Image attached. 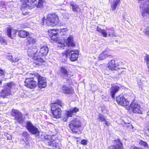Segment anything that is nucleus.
I'll list each match as a JSON object with an SVG mask.
<instances>
[{"mask_svg":"<svg viewBox=\"0 0 149 149\" xmlns=\"http://www.w3.org/2000/svg\"><path fill=\"white\" fill-rule=\"evenodd\" d=\"M35 73L29 72L26 74L25 84V86L28 88H33L36 86L37 83L35 81L36 77L34 76Z\"/></svg>","mask_w":149,"mask_h":149,"instance_id":"nucleus-1","label":"nucleus"},{"mask_svg":"<svg viewBox=\"0 0 149 149\" xmlns=\"http://www.w3.org/2000/svg\"><path fill=\"white\" fill-rule=\"evenodd\" d=\"M81 125V122L79 119L74 118L70 122L69 127L73 133H76L80 132Z\"/></svg>","mask_w":149,"mask_h":149,"instance_id":"nucleus-2","label":"nucleus"},{"mask_svg":"<svg viewBox=\"0 0 149 149\" xmlns=\"http://www.w3.org/2000/svg\"><path fill=\"white\" fill-rule=\"evenodd\" d=\"M45 20L47 25L52 26H55L59 22L58 17L55 15L48 14Z\"/></svg>","mask_w":149,"mask_h":149,"instance_id":"nucleus-3","label":"nucleus"},{"mask_svg":"<svg viewBox=\"0 0 149 149\" xmlns=\"http://www.w3.org/2000/svg\"><path fill=\"white\" fill-rule=\"evenodd\" d=\"M14 85V84L11 82L6 84L3 86L4 89L1 91V96L4 98L10 95V90Z\"/></svg>","mask_w":149,"mask_h":149,"instance_id":"nucleus-4","label":"nucleus"},{"mask_svg":"<svg viewBox=\"0 0 149 149\" xmlns=\"http://www.w3.org/2000/svg\"><path fill=\"white\" fill-rule=\"evenodd\" d=\"M37 51L36 49L34 48L32 49H29L28 51V56L30 57H32L34 60L40 62H44L45 61L43 59L40 58V56L38 55V54L36 52Z\"/></svg>","mask_w":149,"mask_h":149,"instance_id":"nucleus-5","label":"nucleus"},{"mask_svg":"<svg viewBox=\"0 0 149 149\" xmlns=\"http://www.w3.org/2000/svg\"><path fill=\"white\" fill-rule=\"evenodd\" d=\"M34 76L38 81V86L39 88H45L47 86V81L45 78L42 77L37 72H35Z\"/></svg>","mask_w":149,"mask_h":149,"instance_id":"nucleus-6","label":"nucleus"},{"mask_svg":"<svg viewBox=\"0 0 149 149\" xmlns=\"http://www.w3.org/2000/svg\"><path fill=\"white\" fill-rule=\"evenodd\" d=\"M51 109L53 116L55 118H58L61 117V109L56 104H52Z\"/></svg>","mask_w":149,"mask_h":149,"instance_id":"nucleus-7","label":"nucleus"},{"mask_svg":"<svg viewBox=\"0 0 149 149\" xmlns=\"http://www.w3.org/2000/svg\"><path fill=\"white\" fill-rule=\"evenodd\" d=\"M65 55L66 57L70 56V59L72 61L77 60L78 55L79 52L77 51H73L68 50L66 51Z\"/></svg>","mask_w":149,"mask_h":149,"instance_id":"nucleus-8","label":"nucleus"},{"mask_svg":"<svg viewBox=\"0 0 149 149\" xmlns=\"http://www.w3.org/2000/svg\"><path fill=\"white\" fill-rule=\"evenodd\" d=\"M11 115L19 123H22L23 120L22 118V114L18 110L13 109L11 112Z\"/></svg>","mask_w":149,"mask_h":149,"instance_id":"nucleus-9","label":"nucleus"},{"mask_svg":"<svg viewBox=\"0 0 149 149\" xmlns=\"http://www.w3.org/2000/svg\"><path fill=\"white\" fill-rule=\"evenodd\" d=\"M26 127L30 133L33 134H39L38 129L33 125L31 122H27Z\"/></svg>","mask_w":149,"mask_h":149,"instance_id":"nucleus-10","label":"nucleus"},{"mask_svg":"<svg viewBox=\"0 0 149 149\" xmlns=\"http://www.w3.org/2000/svg\"><path fill=\"white\" fill-rule=\"evenodd\" d=\"M142 3L143 4V6H141L140 8H144L142 12V15L143 17L147 16L149 14V1L148 0H144Z\"/></svg>","mask_w":149,"mask_h":149,"instance_id":"nucleus-11","label":"nucleus"},{"mask_svg":"<svg viewBox=\"0 0 149 149\" xmlns=\"http://www.w3.org/2000/svg\"><path fill=\"white\" fill-rule=\"evenodd\" d=\"M130 109L134 113L141 114L142 113V109L138 104L132 103L130 106Z\"/></svg>","mask_w":149,"mask_h":149,"instance_id":"nucleus-12","label":"nucleus"},{"mask_svg":"<svg viewBox=\"0 0 149 149\" xmlns=\"http://www.w3.org/2000/svg\"><path fill=\"white\" fill-rule=\"evenodd\" d=\"M78 111V109L75 107L70 109L69 111H67L63 117V119L64 121H66L68 117H72L74 113H76Z\"/></svg>","mask_w":149,"mask_h":149,"instance_id":"nucleus-13","label":"nucleus"},{"mask_svg":"<svg viewBox=\"0 0 149 149\" xmlns=\"http://www.w3.org/2000/svg\"><path fill=\"white\" fill-rule=\"evenodd\" d=\"M60 76L64 78H67L70 75V72L67 67H62L60 68Z\"/></svg>","mask_w":149,"mask_h":149,"instance_id":"nucleus-14","label":"nucleus"},{"mask_svg":"<svg viewBox=\"0 0 149 149\" xmlns=\"http://www.w3.org/2000/svg\"><path fill=\"white\" fill-rule=\"evenodd\" d=\"M119 65V64L116 63V61L114 59L110 61L107 64L108 68L109 69L112 71L117 70V67Z\"/></svg>","mask_w":149,"mask_h":149,"instance_id":"nucleus-15","label":"nucleus"},{"mask_svg":"<svg viewBox=\"0 0 149 149\" xmlns=\"http://www.w3.org/2000/svg\"><path fill=\"white\" fill-rule=\"evenodd\" d=\"M116 101L119 104L123 106H127L129 104V102L122 96H119L116 97Z\"/></svg>","mask_w":149,"mask_h":149,"instance_id":"nucleus-16","label":"nucleus"},{"mask_svg":"<svg viewBox=\"0 0 149 149\" xmlns=\"http://www.w3.org/2000/svg\"><path fill=\"white\" fill-rule=\"evenodd\" d=\"M111 51L108 49H106L100 54L99 56V59L100 60H102L107 57L111 56L110 54Z\"/></svg>","mask_w":149,"mask_h":149,"instance_id":"nucleus-17","label":"nucleus"},{"mask_svg":"<svg viewBox=\"0 0 149 149\" xmlns=\"http://www.w3.org/2000/svg\"><path fill=\"white\" fill-rule=\"evenodd\" d=\"M116 145L110 146L109 147V149H123V145L119 139L114 141Z\"/></svg>","mask_w":149,"mask_h":149,"instance_id":"nucleus-18","label":"nucleus"},{"mask_svg":"<svg viewBox=\"0 0 149 149\" xmlns=\"http://www.w3.org/2000/svg\"><path fill=\"white\" fill-rule=\"evenodd\" d=\"M37 0H20V1L25 4V7L32 8L34 6L33 3Z\"/></svg>","mask_w":149,"mask_h":149,"instance_id":"nucleus-19","label":"nucleus"},{"mask_svg":"<svg viewBox=\"0 0 149 149\" xmlns=\"http://www.w3.org/2000/svg\"><path fill=\"white\" fill-rule=\"evenodd\" d=\"M120 88L119 86L116 85H114L111 88L110 93L112 98H114L115 94L118 92Z\"/></svg>","mask_w":149,"mask_h":149,"instance_id":"nucleus-20","label":"nucleus"},{"mask_svg":"<svg viewBox=\"0 0 149 149\" xmlns=\"http://www.w3.org/2000/svg\"><path fill=\"white\" fill-rule=\"evenodd\" d=\"M48 52V48L47 46H42L40 49L38 56H46Z\"/></svg>","mask_w":149,"mask_h":149,"instance_id":"nucleus-21","label":"nucleus"},{"mask_svg":"<svg viewBox=\"0 0 149 149\" xmlns=\"http://www.w3.org/2000/svg\"><path fill=\"white\" fill-rule=\"evenodd\" d=\"M17 31L12 28H9L7 29V33L8 36L13 39L16 35Z\"/></svg>","mask_w":149,"mask_h":149,"instance_id":"nucleus-22","label":"nucleus"},{"mask_svg":"<svg viewBox=\"0 0 149 149\" xmlns=\"http://www.w3.org/2000/svg\"><path fill=\"white\" fill-rule=\"evenodd\" d=\"M70 5L72 7V10L73 12L77 13L81 11V8L77 4H74L72 2H71Z\"/></svg>","mask_w":149,"mask_h":149,"instance_id":"nucleus-23","label":"nucleus"},{"mask_svg":"<svg viewBox=\"0 0 149 149\" xmlns=\"http://www.w3.org/2000/svg\"><path fill=\"white\" fill-rule=\"evenodd\" d=\"M66 45L68 46L74 47L75 45L73 42V37L72 36H69L66 40Z\"/></svg>","mask_w":149,"mask_h":149,"instance_id":"nucleus-24","label":"nucleus"},{"mask_svg":"<svg viewBox=\"0 0 149 149\" xmlns=\"http://www.w3.org/2000/svg\"><path fill=\"white\" fill-rule=\"evenodd\" d=\"M62 89L63 92L65 94H70L72 93L73 92V90L72 88H70L65 86L62 87Z\"/></svg>","mask_w":149,"mask_h":149,"instance_id":"nucleus-25","label":"nucleus"},{"mask_svg":"<svg viewBox=\"0 0 149 149\" xmlns=\"http://www.w3.org/2000/svg\"><path fill=\"white\" fill-rule=\"evenodd\" d=\"M120 0H113V3L111 4L112 10L114 11L116 8V6L120 4Z\"/></svg>","mask_w":149,"mask_h":149,"instance_id":"nucleus-26","label":"nucleus"},{"mask_svg":"<svg viewBox=\"0 0 149 149\" xmlns=\"http://www.w3.org/2000/svg\"><path fill=\"white\" fill-rule=\"evenodd\" d=\"M26 39L27 41V43L30 45H32L34 44L36 41V39L30 36L27 37Z\"/></svg>","mask_w":149,"mask_h":149,"instance_id":"nucleus-27","label":"nucleus"},{"mask_svg":"<svg viewBox=\"0 0 149 149\" xmlns=\"http://www.w3.org/2000/svg\"><path fill=\"white\" fill-rule=\"evenodd\" d=\"M107 33H108L109 37L117 36L115 30L113 29H109L107 30Z\"/></svg>","mask_w":149,"mask_h":149,"instance_id":"nucleus-28","label":"nucleus"},{"mask_svg":"<svg viewBox=\"0 0 149 149\" xmlns=\"http://www.w3.org/2000/svg\"><path fill=\"white\" fill-rule=\"evenodd\" d=\"M29 33L25 31H20L18 33L19 36L22 38H25L28 35Z\"/></svg>","mask_w":149,"mask_h":149,"instance_id":"nucleus-29","label":"nucleus"},{"mask_svg":"<svg viewBox=\"0 0 149 149\" xmlns=\"http://www.w3.org/2000/svg\"><path fill=\"white\" fill-rule=\"evenodd\" d=\"M97 31L100 33L104 37H107V32H106V31L103 29H102L100 28L97 26Z\"/></svg>","mask_w":149,"mask_h":149,"instance_id":"nucleus-30","label":"nucleus"},{"mask_svg":"<svg viewBox=\"0 0 149 149\" xmlns=\"http://www.w3.org/2000/svg\"><path fill=\"white\" fill-rule=\"evenodd\" d=\"M53 143H51L52 148L54 149H61L60 146L61 145L58 143H57L53 141Z\"/></svg>","mask_w":149,"mask_h":149,"instance_id":"nucleus-31","label":"nucleus"},{"mask_svg":"<svg viewBox=\"0 0 149 149\" xmlns=\"http://www.w3.org/2000/svg\"><path fill=\"white\" fill-rule=\"evenodd\" d=\"M139 145L142 148H145V149L148 148V146L147 143L142 140L140 141L139 142Z\"/></svg>","mask_w":149,"mask_h":149,"instance_id":"nucleus-32","label":"nucleus"},{"mask_svg":"<svg viewBox=\"0 0 149 149\" xmlns=\"http://www.w3.org/2000/svg\"><path fill=\"white\" fill-rule=\"evenodd\" d=\"M38 2L37 3H35L36 6L38 8L42 7L43 5V1L42 0H37Z\"/></svg>","mask_w":149,"mask_h":149,"instance_id":"nucleus-33","label":"nucleus"},{"mask_svg":"<svg viewBox=\"0 0 149 149\" xmlns=\"http://www.w3.org/2000/svg\"><path fill=\"white\" fill-rule=\"evenodd\" d=\"M144 58L145 61L146 63L148 68L149 69V55L147 54H146Z\"/></svg>","mask_w":149,"mask_h":149,"instance_id":"nucleus-34","label":"nucleus"},{"mask_svg":"<svg viewBox=\"0 0 149 149\" xmlns=\"http://www.w3.org/2000/svg\"><path fill=\"white\" fill-rule=\"evenodd\" d=\"M97 119L99 121L103 122L105 120V118L103 115L101 114H99L98 115V117L97 118Z\"/></svg>","mask_w":149,"mask_h":149,"instance_id":"nucleus-35","label":"nucleus"},{"mask_svg":"<svg viewBox=\"0 0 149 149\" xmlns=\"http://www.w3.org/2000/svg\"><path fill=\"white\" fill-rule=\"evenodd\" d=\"M125 68H117L116 71L118 72L120 74H125V73L126 71Z\"/></svg>","mask_w":149,"mask_h":149,"instance_id":"nucleus-36","label":"nucleus"},{"mask_svg":"<svg viewBox=\"0 0 149 149\" xmlns=\"http://www.w3.org/2000/svg\"><path fill=\"white\" fill-rule=\"evenodd\" d=\"M45 142L49 146H51V143H53L52 140L51 139V138L50 139H47L46 140H45Z\"/></svg>","mask_w":149,"mask_h":149,"instance_id":"nucleus-37","label":"nucleus"},{"mask_svg":"<svg viewBox=\"0 0 149 149\" xmlns=\"http://www.w3.org/2000/svg\"><path fill=\"white\" fill-rule=\"evenodd\" d=\"M4 73L5 71L3 70L0 69V78L3 77ZM2 83V81H0V85H1Z\"/></svg>","mask_w":149,"mask_h":149,"instance_id":"nucleus-38","label":"nucleus"},{"mask_svg":"<svg viewBox=\"0 0 149 149\" xmlns=\"http://www.w3.org/2000/svg\"><path fill=\"white\" fill-rule=\"evenodd\" d=\"M0 42L1 44L4 45H6L7 44L5 40L1 37H0Z\"/></svg>","mask_w":149,"mask_h":149,"instance_id":"nucleus-39","label":"nucleus"},{"mask_svg":"<svg viewBox=\"0 0 149 149\" xmlns=\"http://www.w3.org/2000/svg\"><path fill=\"white\" fill-rule=\"evenodd\" d=\"M4 135L6 136L7 138V139L9 140H11L12 139V136L10 135V134H8L6 133H5L4 134Z\"/></svg>","mask_w":149,"mask_h":149,"instance_id":"nucleus-40","label":"nucleus"},{"mask_svg":"<svg viewBox=\"0 0 149 149\" xmlns=\"http://www.w3.org/2000/svg\"><path fill=\"white\" fill-rule=\"evenodd\" d=\"M124 123L125 125H127L126 126L128 129H130L133 128V127L131 124L129 123H128L127 124L125 123V122H124Z\"/></svg>","mask_w":149,"mask_h":149,"instance_id":"nucleus-41","label":"nucleus"},{"mask_svg":"<svg viewBox=\"0 0 149 149\" xmlns=\"http://www.w3.org/2000/svg\"><path fill=\"white\" fill-rule=\"evenodd\" d=\"M58 31L60 32V33L62 34L64 32H66L68 31V30L66 28H63L62 29H57Z\"/></svg>","mask_w":149,"mask_h":149,"instance_id":"nucleus-42","label":"nucleus"},{"mask_svg":"<svg viewBox=\"0 0 149 149\" xmlns=\"http://www.w3.org/2000/svg\"><path fill=\"white\" fill-rule=\"evenodd\" d=\"M52 36H55L57 35V33L55 30L52 29L50 31Z\"/></svg>","mask_w":149,"mask_h":149,"instance_id":"nucleus-43","label":"nucleus"},{"mask_svg":"<svg viewBox=\"0 0 149 149\" xmlns=\"http://www.w3.org/2000/svg\"><path fill=\"white\" fill-rule=\"evenodd\" d=\"M54 104H56L57 106L58 105L61 107H62L63 105V104L62 103V102L61 100H58Z\"/></svg>","mask_w":149,"mask_h":149,"instance_id":"nucleus-44","label":"nucleus"},{"mask_svg":"<svg viewBox=\"0 0 149 149\" xmlns=\"http://www.w3.org/2000/svg\"><path fill=\"white\" fill-rule=\"evenodd\" d=\"M88 141L85 139L82 140L81 141V143L83 145H86Z\"/></svg>","mask_w":149,"mask_h":149,"instance_id":"nucleus-45","label":"nucleus"},{"mask_svg":"<svg viewBox=\"0 0 149 149\" xmlns=\"http://www.w3.org/2000/svg\"><path fill=\"white\" fill-rule=\"evenodd\" d=\"M145 33L146 34L149 36V26H148L146 29L145 31Z\"/></svg>","mask_w":149,"mask_h":149,"instance_id":"nucleus-46","label":"nucleus"},{"mask_svg":"<svg viewBox=\"0 0 149 149\" xmlns=\"http://www.w3.org/2000/svg\"><path fill=\"white\" fill-rule=\"evenodd\" d=\"M58 46L61 47H63L65 46L64 44L63 43L61 42H58Z\"/></svg>","mask_w":149,"mask_h":149,"instance_id":"nucleus-47","label":"nucleus"},{"mask_svg":"<svg viewBox=\"0 0 149 149\" xmlns=\"http://www.w3.org/2000/svg\"><path fill=\"white\" fill-rule=\"evenodd\" d=\"M22 135L24 137H27L29 136V134L27 132H24L22 133Z\"/></svg>","mask_w":149,"mask_h":149,"instance_id":"nucleus-48","label":"nucleus"},{"mask_svg":"<svg viewBox=\"0 0 149 149\" xmlns=\"http://www.w3.org/2000/svg\"><path fill=\"white\" fill-rule=\"evenodd\" d=\"M45 135V133H43L42 134H41V135H40L41 138L42 139H44V140Z\"/></svg>","mask_w":149,"mask_h":149,"instance_id":"nucleus-49","label":"nucleus"},{"mask_svg":"<svg viewBox=\"0 0 149 149\" xmlns=\"http://www.w3.org/2000/svg\"><path fill=\"white\" fill-rule=\"evenodd\" d=\"M8 58L10 61L13 62V59H12V56H11V55L9 56H8Z\"/></svg>","mask_w":149,"mask_h":149,"instance_id":"nucleus-50","label":"nucleus"},{"mask_svg":"<svg viewBox=\"0 0 149 149\" xmlns=\"http://www.w3.org/2000/svg\"><path fill=\"white\" fill-rule=\"evenodd\" d=\"M50 138H51L50 136L45 135L44 140H45L47 139H50Z\"/></svg>","mask_w":149,"mask_h":149,"instance_id":"nucleus-51","label":"nucleus"},{"mask_svg":"<svg viewBox=\"0 0 149 149\" xmlns=\"http://www.w3.org/2000/svg\"><path fill=\"white\" fill-rule=\"evenodd\" d=\"M131 149H143V148H140L132 146L131 147Z\"/></svg>","mask_w":149,"mask_h":149,"instance_id":"nucleus-52","label":"nucleus"},{"mask_svg":"<svg viewBox=\"0 0 149 149\" xmlns=\"http://www.w3.org/2000/svg\"><path fill=\"white\" fill-rule=\"evenodd\" d=\"M146 133L147 136H149V127L148 128L146 131Z\"/></svg>","mask_w":149,"mask_h":149,"instance_id":"nucleus-53","label":"nucleus"},{"mask_svg":"<svg viewBox=\"0 0 149 149\" xmlns=\"http://www.w3.org/2000/svg\"><path fill=\"white\" fill-rule=\"evenodd\" d=\"M25 144L26 145L25 146L26 147L29 146V143L28 141H27L26 142H25Z\"/></svg>","mask_w":149,"mask_h":149,"instance_id":"nucleus-54","label":"nucleus"},{"mask_svg":"<svg viewBox=\"0 0 149 149\" xmlns=\"http://www.w3.org/2000/svg\"><path fill=\"white\" fill-rule=\"evenodd\" d=\"M19 61V59L18 58H16L15 59V60L13 59V62H17Z\"/></svg>","mask_w":149,"mask_h":149,"instance_id":"nucleus-55","label":"nucleus"},{"mask_svg":"<svg viewBox=\"0 0 149 149\" xmlns=\"http://www.w3.org/2000/svg\"><path fill=\"white\" fill-rule=\"evenodd\" d=\"M104 121V123H105V125L107 126H108L109 125H108V122L107 121L105 120Z\"/></svg>","mask_w":149,"mask_h":149,"instance_id":"nucleus-56","label":"nucleus"},{"mask_svg":"<svg viewBox=\"0 0 149 149\" xmlns=\"http://www.w3.org/2000/svg\"><path fill=\"white\" fill-rule=\"evenodd\" d=\"M122 17L123 19L125 21V16L124 15H123L122 16Z\"/></svg>","mask_w":149,"mask_h":149,"instance_id":"nucleus-57","label":"nucleus"},{"mask_svg":"<svg viewBox=\"0 0 149 149\" xmlns=\"http://www.w3.org/2000/svg\"><path fill=\"white\" fill-rule=\"evenodd\" d=\"M147 114L149 116V111L147 112Z\"/></svg>","mask_w":149,"mask_h":149,"instance_id":"nucleus-58","label":"nucleus"},{"mask_svg":"<svg viewBox=\"0 0 149 149\" xmlns=\"http://www.w3.org/2000/svg\"><path fill=\"white\" fill-rule=\"evenodd\" d=\"M148 72H149V70H148Z\"/></svg>","mask_w":149,"mask_h":149,"instance_id":"nucleus-59","label":"nucleus"}]
</instances>
